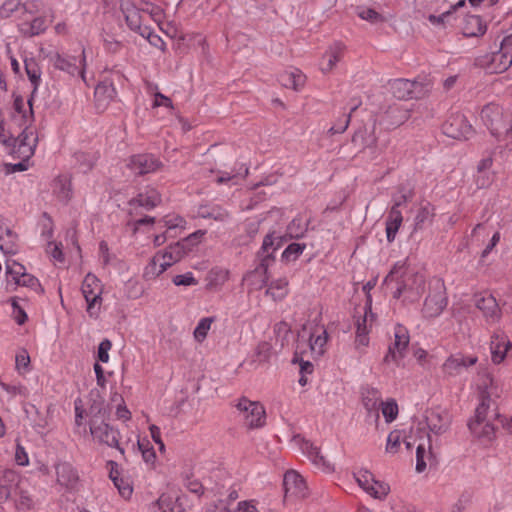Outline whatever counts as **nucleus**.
Wrapping results in <instances>:
<instances>
[{
	"mask_svg": "<svg viewBox=\"0 0 512 512\" xmlns=\"http://www.w3.org/2000/svg\"><path fill=\"white\" fill-rule=\"evenodd\" d=\"M394 298L402 297L404 301H417L425 290V277L409 270L404 263L397 262L384 280Z\"/></svg>",
	"mask_w": 512,
	"mask_h": 512,
	"instance_id": "nucleus-1",
	"label": "nucleus"
},
{
	"mask_svg": "<svg viewBox=\"0 0 512 512\" xmlns=\"http://www.w3.org/2000/svg\"><path fill=\"white\" fill-rule=\"evenodd\" d=\"M104 285L94 274L88 273L81 284V293L86 302V312L90 318L97 319L101 314Z\"/></svg>",
	"mask_w": 512,
	"mask_h": 512,
	"instance_id": "nucleus-2",
	"label": "nucleus"
},
{
	"mask_svg": "<svg viewBox=\"0 0 512 512\" xmlns=\"http://www.w3.org/2000/svg\"><path fill=\"white\" fill-rule=\"evenodd\" d=\"M90 433L93 439L111 448H116L122 456L125 455L124 448L120 445V432L107 423L102 415H95L89 422Z\"/></svg>",
	"mask_w": 512,
	"mask_h": 512,
	"instance_id": "nucleus-3",
	"label": "nucleus"
},
{
	"mask_svg": "<svg viewBox=\"0 0 512 512\" xmlns=\"http://www.w3.org/2000/svg\"><path fill=\"white\" fill-rule=\"evenodd\" d=\"M480 404L475 410V416L470 422L488 421V411L495 399L500 397V388L489 373L483 375L479 384Z\"/></svg>",
	"mask_w": 512,
	"mask_h": 512,
	"instance_id": "nucleus-4",
	"label": "nucleus"
},
{
	"mask_svg": "<svg viewBox=\"0 0 512 512\" xmlns=\"http://www.w3.org/2000/svg\"><path fill=\"white\" fill-rule=\"evenodd\" d=\"M375 321V315L372 313L371 304L356 309L354 314V325L355 331V348L361 352L369 345V333L373 322Z\"/></svg>",
	"mask_w": 512,
	"mask_h": 512,
	"instance_id": "nucleus-5",
	"label": "nucleus"
},
{
	"mask_svg": "<svg viewBox=\"0 0 512 512\" xmlns=\"http://www.w3.org/2000/svg\"><path fill=\"white\" fill-rule=\"evenodd\" d=\"M22 132L17 136H11V142L7 145L10 153L23 160L29 159L34 155L37 146L38 137L35 129L29 124L20 127Z\"/></svg>",
	"mask_w": 512,
	"mask_h": 512,
	"instance_id": "nucleus-6",
	"label": "nucleus"
},
{
	"mask_svg": "<svg viewBox=\"0 0 512 512\" xmlns=\"http://www.w3.org/2000/svg\"><path fill=\"white\" fill-rule=\"evenodd\" d=\"M236 408L244 426L247 428L257 429L266 424V410L260 402L243 397L238 400Z\"/></svg>",
	"mask_w": 512,
	"mask_h": 512,
	"instance_id": "nucleus-7",
	"label": "nucleus"
},
{
	"mask_svg": "<svg viewBox=\"0 0 512 512\" xmlns=\"http://www.w3.org/2000/svg\"><path fill=\"white\" fill-rule=\"evenodd\" d=\"M448 304L446 288L444 283L437 279L430 287L429 294L425 298L422 308L423 316L426 318L438 317Z\"/></svg>",
	"mask_w": 512,
	"mask_h": 512,
	"instance_id": "nucleus-8",
	"label": "nucleus"
},
{
	"mask_svg": "<svg viewBox=\"0 0 512 512\" xmlns=\"http://www.w3.org/2000/svg\"><path fill=\"white\" fill-rule=\"evenodd\" d=\"M479 116L482 123L498 142L507 126L506 118L508 115L505 113L504 109L496 103H488L482 107Z\"/></svg>",
	"mask_w": 512,
	"mask_h": 512,
	"instance_id": "nucleus-9",
	"label": "nucleus"
},
{
	"mask_svg": "<svg viewBox=\"0 0 512 512\" xmlns=\"http://www.w3.org/2000/svg\"><path fill=\"white\" fill-rule=\"evenodd\" d=\"M204 231H196L189 235L183 241H179L173 245L168 246L164 251L157 252L156 255L159 257L161 262L165 264L168 269L175 263L179 262L184 255L190 250V244L193 245L201 240L204 236Z\"/></svg>",
	"mask_w": 512,
	"mask_h": 512,
	"instance_id": "nucleus-10",
	"label": "nucleus"
},
{
	"mask_svg": "<svg viewBox=\"0 0 512 512\" xmlns=\"http://www.w3.org/2000/svg\"><path fill=\"white\" fill-rule=\"evenodd\" d=\"M442 132L455 140H469L475 134L474 127L462 113H451L442 124Z\"/></svg>",
	"mask_w": 512,
	"mask_h": 512,
	"instance_id": "nucleus-11",
	"label": "nucleus"
},
{
	"mask_svg": "<svg viewBox=\"0 0 512 512\" xmlns=\"http://www.w3.org/2000/svg\"><path fill=\"white\" fill-rule=\"evenodd\" d=\"M7 283L13 282L17 286L29 288L37 294H42L44 289L39 280L26 271V268L18 262H8L6 265Z\"/></svg>",
	"mask_w": 512,
	"mask_h": 512,
	"instance_id": "nucleus-12",
	"label": "nucleus"
},
{
	"mask_svg": "<svg viewBox=\"0 0 512 512\" xmlns=\"http://www.w3.org/2000/svg\"><path fill=\"white\" fill-rule=\"evenodd\" d=\"M449 413L440 407L426 409L419 421V428H427L429 432L440 435L445 433L450 426Z\"/></svg>",
	"mask_w": 512,
	"mask_h": 512,
	"instance_id": "nucleus-13",
	"label": "nucleus"
},
{
	"mask_svg": "<svg viewBox=\"0 0 512 512\" xmlns=\"http://www.w3.org/2000/svg\"><path fill=\"white\" fill-rule=\"evenodd\" d=\"M50 62L54 68L67 72L70 75H80L85 80V50L82 49L81 55L71 56L55 53L50 57Z\"/></svg>",
	"mask_w": 512,
	"mask_h": 512,
	"instance_id": "nucleus-14",
	"label": "nucleus"
},
{
	"mask_svg": "<svg viewBox=\"0 0 512 512\" xmlns=\"http://www.w3.org/2000/svg\"><path fill=\"white\" fill-rule=\"evenodd\" d=\"M478 362L475 355H465L456 353L450 355L442 364L441 371L445 378H454L460 376L469 367L474 366Z\"/></svg>",
	"mask_w": 512,
	"mask_h": 512,
	"instance_id": "nucleus-15",
	"label": "nucleus"
},
{
	"mask_svg": "<svg viewBox=\"0 0 512 512\" xmlns=\"http://www.w3.org/2000/svg\"><path fill=\"white\" fill-rule=\"evenodd\" d=\"M328 332L323 325H315L311 328L306 344L299 343L301 350H306L312 359L321 357L327 348Z\"/></svg>",
	"mask_w": 512,
	"mask_h": 512,
	"instance_id": "nucleus-16",
	"label": "nucleus"
},
{
	"mask_svg": "<svg viewBox=\"0 0 512 512\" xmlns=\"http://www.w3.org/2000/svg\"><path fill=\"white\" fill-rule=\"evenodd\" d=\"M284 500L303 499L308 495L304 478L295 470H289L283 478Z\"/></svg>",
	"mask_w": 512,
	"mask_h": 512,
	"instance_id": "nucleus-17",
	"label": "nucleus"
},
{
	"mask_svg": "<svg viewBox=\"0 0 512 512\" xmlns=\"http://www.w3.org/2000/svg\"><path fill=\"white\" fill-rule=\"evenodd\" d=\"M410 341L408 330L402 325L394 327V341L384 357L386 363H398L404 357Z\"/></svg>",
	"mask_w": 512,
	"mask_h": 512,
	"instance_id": "nucleus-18",
	"label": "nucleus"
},
{
	"mask_svg": "<svg viewBox=\"0 0 512 512\" xmlns=\"http://www.w3.org/2000/svg\"><path fill=\"white\" fill-rule=\"evenodd\" d=\"M187 497L177 492L162 493L152 505V512H185Z\"/></svg>",
	"mask_w": 512,
	"mask_h": 512,
	"instance_id": "nucleus-19",
	"label": "nucleus"
},
{
	"mask_svg": "<svg viewBox=\"0 0 512 512\" xmlns=\"http://www.w3.org/2000/svg\"><path fill=\"white\" fill-rule=\"evenodd\" d=\"M292 443L319 469L329 472L333 470L332 465L320 453L318 447L301 436H295Z\"/></svg>",
	"mask_w": 512,
	"mask_h": 512,
	"instance_id": "nucleus-20",
	"label": "nucleus"
},
{
	"mask_svg": "<svg viewBox=\"0 0 512 512\" xmlns=\"http://www.w3.org/2000/svg\"><path fill=\"white\" fill-rule=\"evenodd\" d=\"M475 306L482 312L488 323H496L501 318V309L496 298L489 293L475 295Z\"/></svg>",
	"mask_w": 512,
	"mask_h": 512,
	"instance_id": "nucleus-21",
	"label": "nucleus"
},
{
	"mask_svg": "<svg viewBox=\"0 0 512 512\" xmlns=\"http://www.w3.org/2000/svg\"><path fill=\"white\" fill-rule=\"evenodd\" d=\"M346 47L343 43L335 42L331 44L319 62V69L323 74H328L334 70L337 63L342 60L345 54Z\"/></svg>",
	"mask_w": 512,
	"mask_h": 512,
	"instance_id": "nucleus-22",
	"label": "nucleus"
},
{
	"mask_svg": "<svg viewBox=\"0 0 512 512\" xmlns=\"http://www.w3.org/2000/svg\"><path fill=\"white\" fill-rule=\"evenodd\" d=\"M160 166V161L151 154L134 155L128 162L129 169L137 175L155 172Z\"/></svg>",
	"mask_w": 512,
	"mask_h": 512,
	"instance_id": "nucleus-23",
	"label": "nucleus"
},
{
	"mask_svg": "<svg viewBox=\"0 0 512 512\" xmlns=\"http://www.w3.org/2000/svg\"><path fill=\"white\" fill-rule=\"evenodd\" d=\"M512 348V343L508 336L502 331H495L491 336L490 352L491 360L494 364H500L504 361L507 352Z\"/></svg>",
	"mask_w": 512,
	"mask_h": 512,
	"instance_id": "nucleus-24",
	"label": "nucleus"
},
{
	"mask_svg": "<svg viewBox=\"0 0 512 512\" xmlns=\"http://www.w3.org/2000/svg\"><path fill=\"white\" fill-rule=\"evenodd\" d=\"M57 483L68 491H76L79 487V475L77 470L68 462L59 463L56 466Z\"/></svg>",
	"mask_w": 512,
	"mask_h": 512,
	"instance_id": "nucleus-25",
	"label": "nucleus"
},
{
	"mask_svg": "<svg viewBox=\"0 0 512 512\" xmlns=\"http://www.w3.org/2000/svg\"><path fill=\"white\" fill-rule=\"evenodd\" d=\"M376 129L377 120L373 119L371 123L365 124L355 132L352 141L364 149H376L378 140Z\"/></svg>",
	"mask_w": 512,
	"mask_h": 512,
	"instance_id": "nucleus-26",
	"label": "nucleus"
},
{
	"mask_svg": "<svg viewBox=\"0 0 512 512\" xmlns=\"http://www.w3.org/2000/svg\"><path fill=\"white\" fill-rule=\"evenodd\" d=\"M32 121V108L30 103H26L24 98L16 96L13 102L12 122L22 127L30 124Z\"/></svg>",
	"mask_w": 512,
	"mask_h": 512,
	"instance_id": "nucleus-27",
	"label": "nucleus"
},
{
	"mask_svg": "<svg viewBox=\"0 0 512 512\" xmlns=\"http://www.w3.org/2000/svg\"><path fill=\"white\" fill-rule=\"evenodd\" d=\"M186 220L177 214H168L158 221V227L164 228L167 236L174 238L186 229Z\"/></svg>",
	"mask_w": 512,
	"mask_h": 512,
	"instance_id": "nucleus-28",
	"label": "nucleus"
},
{
	"mask_svg": "<svg viewBox=\"0 0 512 512\" xmlns=\"http://www.w3.org/2000/svg\"><path fill=\"white\" fill-rule=\"evenodd\" d=\"M278 80L282 86L298 91L304 87L306 76L301 70L290 68L282 72Z\"/></svg>",
	"mask_w": 512,
	"mask_h": 512,
	"instance_id": "nucleus-29",
	"label": "nucleus"
},
{
	"mask_svg": "<svg viewBox=\"0 0 512 512\" xmlns=\"http://www.w3.org/2000/svg\"><path fill=\"white\" fill-rule=\"evenodd\" d=\"M487 31V24L478 15H468L462 24V33L466 37H481Z\"/></svg>",
	"mask_w": 512,
	"mask_h": 512,
	"instance_id": "nucleus-30",
	"label": "nucleus"
},
{
	"mask_svg": "<svg viewBox=\"0 0 512 512\" xmlns=\"http://www.w3.org/2000/svg\"><path fill=\"white\" fill-rule=\"evenodd\" d=\"M402 222L403 216L400 209H396V207H391L385 221L386 238L389 243H392L395 240V237L402 225Z\"/></svg>",
	"mask_w": 512,
	"mask_h": 512,
	"instance_id": "nucleus-31",
	"label": "nucleus"
},
{
	"mask_svg": "<svg viewBox=\"0 0 512 512\" xmlns=\"http://www.w3.org/2000/svg\"><path fill=\"white\" fill-rule=\"evenodd\" d=\"M48 26L46 17L39 16L31 21L22 19L19 24V31L26 36H36L43 33Z\"/></svg>",
	"mask_w": 512,
	"mask_h": 512,
	"instance_id": "nucleus-32",
	"label": "nucleus"
},
{
	"mask_svg": "<svg viewBox=\"0 0 512 512\" xmlns=\"http://www.w3.org/2000/svg\"><path fill=\"white\" fill-rule=\"evenodd\" d=\"M121 9L130 29L139 33L141 36H145L147 27H143L141 24L142 16L139 9L133 5H127L126 7L122 6Z\"/></svg>",
	"mask_w": 512,
	"mask_h": 512,
	"instance_id": "nucleus-33",
	"label": "nucleus"
},
{
	"mask_svg": "<svg viewBox=\"0 0 512 512\" xmlns=\"http://www.w3.org/2000/svg\"><path fill=\"white\" fill-rule=\"evenodd\" d=\"M95 100L99 109H104L108 103L116 96L115 87L108 82H101L94 91Z\"/></svg>",
	"mask_w": 512,
	"mask_h": 512,
	"instance_id": "nucleus-34",
	"label": "nucleus"
},
{
	"mask_svg": "<svg viewBox=\"0 0 512 512\" xmlns=\"http://www.w3.org/2000/svg\"><path fill=\"white\" fill-rule=\"evenodd\" d=\"M382 402L381 392L376 388H366L362 393V403L364 408L369 413H376L377 419L379 418L378 411Z\"/></svg>",
	"mask_w": 512,
	"mask_h": 512,
	"instance_id": "nucleus-35",
	"label": "nucleus"
},
{
	"mask_svg": "<svg viewBox=\"0 0 512 512\" xmlns=\"http://www.w3.org/2000/svg\"><path fill=\"white\" fill-rule=\"evenodd\" d=\"M267 264L262 262L254 271L244 277V281L251 289L260 290L267 282Z\"/></svg>",
	"mask_w": 512,
	"mask_h": 512,
	"instance_id": "nucleus-36",
	"label": "nucleus"
},
{
	"mask_svg": "<svg viewBox=\"0 0 512 512\" xmlns=\"http://www.w3.org/2000/svg\"><path fill=\"white\" fill-rule=\"evenodd\" d=\"M434 216L435 208L430 203L421 205L414 217V230H422L426 225L431 224Z\"/></svg>",
	"mask_w": 512,
	"mask_h": 512,
	"instance_id": "nucleus-37",
	"label": "nucleus"
},
{
	"mask_svg": "<svg viewBox=\"0 0 512 512\" xmlns=\"http://www.w3.org/2000/svg\"><path fill=\"white\" fill-rule=\"evenodd\" d=\"M18 236L8 226L3 227V232H0V249L5 254H14L18 247Z\"/></svg>",
	"mask_w": 512,
	"mask_h": 512,
	"instance_id": "nucleus-38",
	"label": "nucleus"
},
{
	"mask_svg": "<svg viewBox=\"0 0 512 512\" xmlns=\"http://www.w3.org/2000/svg\"><path fill=\"white\" fill-rule=\"evenodd\" d=\"M229 279V271L223 268L211 269L206 277L207 287L212 290L220 289Z\"/></svg>",
	"mask_w": 512,
	"mask_h": 512,
	"instance_id": "nucleus-39",
	"label": "nucleus"
},
{
	"mask_svg": "<svg viewBox=\"0 0 512 512\" xmlns=\"http://www.w3.org/2000/svg\"><path fill=\"white\" fill-rule=\"evenodd\" d=\"M137 446L147 467L149 469H155L157 466V455L153 446L150 444V441L146 438H139L137 441Z\"/></svg>",
	"mask_w": 512,
	"mask_h": 512,
	"instance_id": "nucleus-40",
	"label": "nucleus"
},
{
	"mask_svg": "<svg viewBox=\"0 0 512 512\" xmlns=\"http://www.w3.org/2000/svg\"><path fill=\"white\" fill-rule=\"evenodd\" d=\"M471 433L486 440H491L495 434V428L489 421L469 422Z\"/></svg>",
	"mask_w": 512,
	"mask_h": 512,
	"instance_id": "nucleus-41",
	"label": "nucleus"
},
{
	"mask_svg": "<svg viewBox=\"0 0 512 512\" xmlns=\"http://www.w3.org/2000/svg\"><path fill=\"white\" fill-rule=\"evenodd\" d=\"M393 95L398 99H412L411 89L413 84L408 79H395L390 83Z\"/></svg>",
	"mask_w": 512,
	"mask_h": 512,
	"instance_id": "nucleus-42",
	"label": "nucleus"
},
{
	"mask_svg": "<svg viewBox=\"0 0 512 512\" xmlns=\"http://www.w3.org/2000/svg\"><path fill=\"white\" fill-rule=\"evenodd\" d=\"M155 254L143 270V278L147 281L154 280L163 274L167 268Z\"/></svg>",
	"mask_w": 512,
	"mask_h": 512,
	"instance_id": "nucleus-43",
	"label": "nucleus"
},
{
	"mask_svg": "<svg viewBox=\"0 0 512 512\" xmlns=\"http://www.w3.org/2000/svg\"><path fill=\"white\" fill-rule=\"evenodd\" d=\"M403 442V434L399 430L391 431L387 437L386 452L389 454H396L399 452L401 444ZM406 448L411 449L412 444L409 441H404Z\"/></svg>",
	"mask_w": 512,
	"mask_h": 512,
	"instance_id": "nucleus-44",
	"label": "nucleus"
},
{
	"mask_svg": "<svg viewBox=\"0 0 512 512\" xmlns=\"http://www.w3.org/2000/svg\"><path fill=\"white\" fill-rule=\"evenodd\" d=\"M512 64V55L508 52L499 50L494 53L491 60V69L495 73H502L506 71Z\"/></svg>",
	"mask_w": 512,
	"mask_h": 512,
	"instance_id": "nucleus-45",
	"label": "nucleus"
},
{
	"mask_svg": "<svg viewBox=\"0 0 512 512\" xmlns=\"http://www.w3.org/2000/svg\"><path fill=\"white\" fill-rule=\"evenodd\" d=\"M413 84V88L411 89V98L419 99L426 96L431 88H432V81L427 76H419L414 81H411Z\"/></svg>",
	"mask_w": 512,
	"mask_h": 512,
	"instance_id": "nucleus-46",
	"label": "nucleus"
},
{
	"mask_svg": "<svg viewBox=\"0 0 512 512\" xmlns=\"http://www.w3.org/2000/svg\"><path fill=\"white\" fill-rule=\"evenodd\" d=\"M134 201L141 207L152 209L161 202V197L155 189H148L140 193Z\"/></svg>",
	"mask_w": 512,
	"mask_h": 512,
	"instance_id": "nucleus-47",
	"label": "nucleus"
},
{
	"mask_svg": "<svg viewBox=\"0 0 512 512\" xmlns=\"http://www.w3.org/2000/svg\"><path fill=\"white\" fill-rule=\"evenodd\" d=\"M310 358L311 357L308 355V352L306 350H301V346L298 345L292 362L299 364L300 374H312L314 366L311 363Z\"/></svg>",
	"mask_w": 512,
	"mask_h": 512,
	"instance_id": "nucleus-48",
	"label": "nucleus"
},
{
	"mask_svg": "<svg viewBox=\"0 0 512 512\" xmlns=\"http://www.w3.org/2000/svg\"><path fill=\"white\" fill-rule=\"evenodd\" d=\"M267 294L274 300H282L288 294V280L286 278H279L272 281L267 289Z\"/></svg>",
	"mask_w": 512,
	"mask_h": 512,
	"instance_id": "nucleus-49",
	"label": "nucleus"
},
{
	"mask_svg": "<svg viewBox=\"0 0 512 512\" xmlns=\"http://www.w3.org/2000/svg\"><path fill=\"white\" fill-rule=\"evenodd\" d=\"M25 70L26 74L33 86V92H35L41 83V70L38 63L33 59H25Z\"/></svg>",
	"mask_w": 512,
	"mask_h": 512,
	"instance_id": "nucleus-50",
	"label": "nucleus"
},
{
	"mask_svg": "<svg viewBox=\"0 0 512 512\" xmlns=\"http://www.w3.org/2000/svg\"><path fill=\"white\" fill-rule=\"evenodd\" d=\"M0 474V502H3L10 496V484L15 480V473L5 469Z\"/></svg>",
	"mask_w": 512,
	"mask_h": 512,
	"instance_id": "nucleus-51",
	"label": "nucleus"
},
{
	"mask_svg": "<svg viewBox=\"0 0 512 512\" xmlns=\"http://www.w3.org/2000/svg\"><path fill=\"white\" fill-rule=\"evenodd\" d=\"M379 409L381 410L382 415L387 423H391L396 420L399 409L398 404L394 399L390 398L386 401H382Z\"/></svg>",
	"mask_w": 512,
	"mask_h": 512,
	"instance_id": "nucleus-52",
	"label": "nucleus"
},
{
	"mask_svg": "<svg viewBox=\"0 0 512 512\" xmlns=\"http://www.w3.org/2000/svg\"><path fill=\"white\" fill-rule=\"evenodd\" d=\"M279 246V237L275 236L273 233L266 235L261 247L263 253L265 254V258L262 262L265 263L267 259L271 258L273 256V253L279 248Z\"/></svg>",
	"mask_w": 512,
	"mask_h": 512,
	"instance_id": "nucleus-53",
	"label": "nucleus"
},
{
	"mask_svg": "<svg viewBox=\"0 0 512 512\" xmlns=\"http://www.w3.org/2000/svg\"><path fill=\"white\" fill-rule=\"evenodd\" d=\"M213 322L214 318L212 317H204L200 319L193 332L194 338L198 343H202L206 339Z\"/></svg>",
	"mask_w": 512,
	"mask_h": 512,
	"instance_id": "nucleus-54",
	"label": "nucleus"
},
{
	"mask_svg": "<svg viewBox=\"0 0 512 512\" xmlns=\"http://www.w3.org/2000/svg\"><path fill=\"white\" fill-rule=\"evenodd\" d=\"M360 104L359 101L354 102L353 106L351 107V112L349 114L344 113L329 129L330 134H341L349 126L350 119H351V113L356 110L358 105Z\"/></svg>",
	"mask_w": 512,
	"mask_h": 512,
	"instance_id": "nucleus-55",
	"label": "nucleus"
},
{
	"mask_svg": "<svg viewBox=\"0 0 512 512\" xmlns=\"http://www.w3.org/2000/svg\"><path fill=\"white\" fill-rule=\"evenodd\" d=\"M389 492L390 486L387 483L376 480L374 478L373 484L370 486V488H368L366 493L374 499L383 500L386 498Z\"/></svg>",
	"mask_w": 512,
	"mask_h": 512,
	"instance_id": "nucleus-56",
	"label": "nucleus"
},
{
	"mask_svg": "<svg viewBox=\"0 0 512 512\" xmlns=\"http://www.w3.org/2000/svg\"><path fill=\"white\" fill-rule=\"evenodd\" d=\"M54 192L62 201H68L71 198V182L67 178H58L54 184Z\"/></svg>",
	"mask_w": 512,
	"mask_h": 512,
	"instance_id": "nucleus-57",
	"label": "nucleus"
},
{
	"mask_svg": "<svg viewBox=\"0 0 512 512\" xmlns=\"http://www.w3.org/2000/svg\"><path fill=\"white\" fill-rule=\"evenodd\" d=\"M354 479L357 484L365 491H368V488L373 484L374 475L367 469H359L354 472Z\"/></svg>",
	"mask_w": 512,
	"mask_h": 512,
	"instance_id": "nucleus-58",
	"label": "nucleus"
},
{
	"mask_svg": "<svg viewBox=\"0 0 512 512\" xmlns=\"http://www.w3.org/2000/svg\"><path fill=\"white\" fill-rule=\"evenodd\" d=\"M22 10L21 0H5L0 6V18H10L15 12Z\"/></svg>",
	"mask_w": 512,
	"mask_h": 512,
	"instance_id": "nucleus-59",
	"label": "nucleus"
},
{
	"mask_svg": "<svg viewBox=\"0 0 512 512\" xmlns=\"http://www.w3.org/2000/svg\"><path fill=\"white\" fill-rule=\"evenodd\" d=\"M15 367L20 374L30 371V356L26 349H20L15 357Z\"/></svg>",
	"mask_w": 512,
	"mask_h": 512,
	"instance_id": "nucleus-60",
	"label": "nucleus"
},
{
	"mask_svg": "<svg viewBox=\"0 0 512 512\" xmlns=\"http://www.w3.org/2000/svg\"><path fill=\"white\" fill-rule=\"evenodd\" d=\"M306 249L304 243H291L282 253V258L286 261H295Z\"/></svg>",
	"mask_w": 512,
	"mask_h": 512,
	"instance_id": "nucleus-61",
	"label": "nucleus"
},
{
	"mask_svg": "<svg viewBox=\"0 0 512 512\" xmlns=\"http://www.w3.org/2000/svg\"><path fill=\"white\" fill-rule=\"evenodd\" d=\"M142 12L149 14L151 19L158 24L159 28L162 31L166 32L163 28L164 13L160 7L147 3L145 4V7L142 8Z\"/></svg>",
	"mask_w": 512,
	"mask_h": 512,
	"instance_id": "nucleus-62",
	"label": "nucleus"
},
{
	"mask_svg": "<svg viewBox=\"0 0 512 512\" xmlns=\"http://www.w3.org/2000/svg\"><path fill=\"white\" fill-rule=\"evenodd\" d=\"M357 15L362 20L368 21L372 24L383 21L382 15L372 8L358 7Z\"/></svg>",
	"mask_w": 512,
	"mask_h": 512,
	"instance_id": "nucleus-63",
	"label": "nucleus"
},
{
	"mask_svg": "<svg viewBox=\"0 0 512 512\" xmlns=\"http://www.w3.org/2000/svg\"><path fill=\"white\" fill-rule=\"evenodd\" d=\"M184 486L189 492L197 496L203 495L205 491L203 484L193 475H187L184 478Z\"/></svg>",
	"mask_w": 512,
	"mask_h": 512,
	"instance_id": "nucleus-64",
	"label": "nucleus"
}]
</instances>
